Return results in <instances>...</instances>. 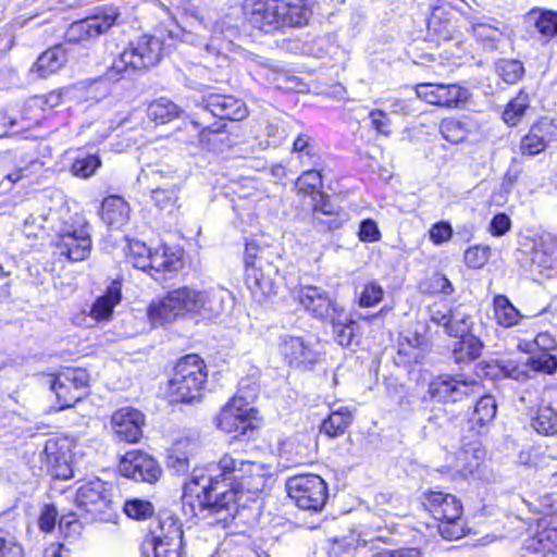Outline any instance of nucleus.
Wrapping results in <instances>:
<instances>
[{
  "mask_svg": "<svg viewBox=\"0 0 557 557\" xmlns=\"http://www.w3.org/2000/svg\"><path fill=\"white\" fill-rule=\"evenodd\" d=\"M271 466L250 460L243 474H239L238 486L240 491L228 488L226 484L216 478L206 476L202 471L193 473L191 479L185 483L183 504L189 505L195 516L220 515L219 521H226L233 517L232 511L236 509L243 491L258 494L264 491L271 479Z\"/></svg>",
  "mask_w": 557,
  "mask_h": 557,
  "instance_id": "nucleus-1",
  "label": "nucleus"
},
{
  "mask_svg": "<svg viewBox=\"0 0 557 557\" xmlns=\"http://www.w3.org/2000/svg\"><path fill=\"white\" fill-rule=\"evenodd\" d=\"M529 108V98L525 94H519L506 107L503 119L508 125H516Z\"/></svg>",
  "mask_w": 557,
  "mask_h": 557,
  "instance_id": "nucleus-48",
  "label": "nucleus"
},
{
  "mask_svg": "<svg viewBox=\"0 0 557 557\" xmlns=\"http://www.w3.org/2000/svg\"><path fill=\"white\" fill-rule=\"evenodd\" d=\"M479 388L480 384L474 379H463L461 375H441L429 384L428 393L432 399L448 404L461 401Z\"/></svg>",
  "mask_w": 557,
  "mask_h": 557,
  "instance_id": "nucleus-10",
  "label": "nucleus"
},
{
  "mask_svg": "<svg viewBox=\"0 0 557 557\" xmlns=\"http://www.w3.org/2000/svg\"><path fill=\"white\" fill-rule=\"evenodd\" d=\"M358 236L364 243L377 242L380 239V231L376 223L371 219L363 220L360 223Z\"/></svg>",
  "mask_w": 557,
  "mask_h": 557,
  "instance_id": "nucleus-63",
  "label": "nucleus"
},
{
  "mask_svg": "<svg viewBox=\"0 0 557 557\" xmlns=\"http://www.w3.org/2000/svg\"><path fill=\"white\" fill-rule=\"evenodd\" d=\"M352 417L347 408H339L333 411L321 425V431L329 437H337L345 433L351 424Z\"/></svg>",
  "mask_w": 557,
  "mask_h": 557,
  "instance_id": "nucleus-39",
  "label": "nucleus"
},
{
  "mask_svg": "<svg viewBox=\"0 0 557 557\" xmlns=\"http://www.w3.org/2000/svg\"><path fill=\"white\" fill-rule=\"evenodd\" d=\"M40 460L51 468H59L62 463H65V453L61 450L57 440L49 438L46 441L40 453Z\"/></svg>",
  "mask_w": 557,
  "mask_h": 557,
  "instance_id": "nucleus-49",
  "label": "nucleus"
},
{
  "mask_svg": "<svg viewBox=\"0 0 557 557\" xmlns=\"http://www.w3.org/2000/svg\"><path fill=\"white\" fill-rule=\"evenodd\" d=\"M165 48L161 39L151 35H144L132 41L111 66L106 71L103 78L111 83L128 78L137 72L156 66L164 55Z\"/></svg>",
  "mask_w": 557,
  "mask_h": 557,
  "instance_id": "nucleus-3",
  "label": "nucleus"
},
{
  "mask_svg": "<svg viewBox=\"0 0 557 557\" xmlns=\"http://www.w3.org/2000/svg\"><path fill=\"white\" fill-rule=\"evenodd\" d=\"M531 428L543 436L557 434V411L550 405L532 407L528 411Z\"/></svg>",
  "mask_w": 557,
  "mask_h": 557,
  "instance_id": "nucleus-26",
  "label": "nucleus"
},
{
  "mask_svg": "<svg viewBox=\"0 0 557 557\" xmlns=\"http://www.w3.org/2000/svg\"><path fill=\"white\" fill-rule=\"evenodd\" d=\"M122 297L121 284L113 281L106 293L98 297L90 310V315L96 321H107L111 318L113 308L120 302Z\"/></svg>",
  "mask_w": 557,
  "mask_h": 557,
  "instance_id": "nucleus-30",
  "label": "nucleus"
},
{
  "mask_svg": "<svg viewBox=\"0 0 557 557\" xmlns=\"http://www.w3.org/2000/svg\"><path fill=\"white\" fill-rule=\"evenodd\" d=\"M151 199L160 210L171 211L177 201V193L174 188L158 187L152 190Z\"/></svg>",
  "mask_w": 557,
  "mask_h": 557,
  "instance_id": "nucleus-55",
  "label": "nucleus"
},
{
  "mask_svg": "<svg viewBox=\"0 0 557 557\" xmlns=\"http://www.w3.org/2000/svg\"><path fill=\"white\" fill-rule=\"evenodd\" d=\"M147 544L151 546L153 557H182L183 542L147 541Z\"/></svg>",
  "mask_w": 557,
  "mask_h": 557,
  "instance_id": "nucleus-58",
  "label": "nucleus"
},
{
  "mask_svg": "<svg viewBox=\"0 0 557 557\" xmlns=\"http://www.w3.org/2000/svg\"><path fill=\"white\" fill-rule=\"evenodd\" d=\"M153 506L150 502L144 499H129L124 504V512L127 517L135 520H145L153 515Z\"/></svg>",
  "mask_w": 557,
  "mask_h": 557,
  "instance_id": "nucleus-51",
  "label": "nucleus"
},
{
  "mask_svg": "<svg viewBox=\"0 0 557 557\" xmlns=\"http://www.w3.org/2000/svg\"><path fill=\"white\" fill-rule=\"evenodd\" d=\"M496 72L507 84H516L523 77L524 66L518 60H500L496 64Z\"/></svg>",
  "mask_w": 557,
  "mask_h": 557,
  "instance_id": "nucleus-44",
  "label": "nucleus"
},
{
  "mask_svg": "<svg viewBox=\"0 0 557 557\" xmlns=\"http://www.w3.org/2000/svg\"><path fill=\"white\" fill-rule=\"evenodd\" d=\"M531 270L542 273L543 270L550 269L553 265V257L544 249L541 243L536 245L531 252Z\"/></svg>",
  "mask_w": 557,
  "mask_h": 557,
  "instance_id": "nucleus-59",
  "label": "nucleus"
},
{
  "mask_svg": "<svg viewBox=\"0 0 557 557\" xmlns=\"http://www.w3.org/2000/svg\"><path fill=\"white\" fill-rule=\"evenodd\" d=\"M297 299L299 304L308 311L313 318L327 321L336 311L342 307L333 300L327 292L318 286H302L297 292Z\"/></svg>",
  "mask_w": 557,
  "mask_h": 557,
  "instance_id": "nucleus-15",
  "label": "nucleus"
},
{
  "mask_svg": "<svg viewBox=\"0 0 557 557\" xmlns=\"http://www.w3.org/2000/svg\"><path fill=\"white\" fill-rule=\"evenodd\" d=\"M430 320L444 326L445 333L460 334L472 329L473 322L469 314L453 311L446 304H433L429 307Z\"/></svg>",
  "mask_w": 557,
  "mask_h": 557,
  "instance_id": "nucleus-19",
  "label": "nucleus"
},
{
  "mask_svg": "<svg viewBox=\"0 0 557 557\" xmlns=\"http://www.w3.org/2000/svg\"><path fill=\"white\" fill-rule=\"evenodd\" d=\"M203 101L206 109L221 120L242 121L248 115L244 101L231 95L210 94Z\"/></svg>",
  "mask_w": 557,
  "mask_h": 557,
  "instance_id": "nucleus-20",
  "label": "nucleus"
},
{
  "mask_svg": "<svg viewBox=\"0 0 557 557\" xmlns=\"http://www.w3.org/2000/svg\"><path fill=\"white\" fill-rule=\"evenodd\" d=\"M144 424L145 416L131 407L116 410L111 418L115 435L126 443H136L141 438Z\"/></svg>",
  "mask_w": 557,
  "mask_h": 557,
  "instance_id": "nucleus-18",
  "label": "nucleus"
},
{
  "mask_svg": "<svg viewBox=\"0 0 557 557\" xmlns=\"http://www.w3.org/2000/svg\"><path fill=\"white\" fill-rule=\"evenodd\" d=\"M197 444L190 437L176 440L169 450L168 467L177 474H183L189 469V457L194 455Z\"/></svg>",
  "mask_w": 557,
  "mask_h": 557,
  "instance_id": "nucleus-27",
  "label": "nucleus"
},
{
  "mask_svg": "<svg viewBox=\"0 0 557 557\" xmlns=\"http://www.w3.org/2000/svg\"><path fill=\"white\" fill-rule=\"evenodd\" d=\"M282 28L301 27L308 24L312 15V7L306 0H278Z\"/></svg>",
  "mask_w": 557,
  "mask_h": 557,
  "instance_id": "nucleus-25",
  "label": "nucleus"
},
{
  "mask_svg": "<svg viewBox=\"0 0 557 557\" xmlns=\"http://www.w3.org/2000/svg\"><path fill=\"white\" fill-rule=\"evenodd\" d=\"M528 20L544 39L548 40L557 35V12L533 10L529 13Z\"/></svg>",
  "mask_w": 557,
  "mask_h": 557,
  "instance_id": "nucleus-37",
  "label": "nucleus"
},
{
  "mask_svg": "<svg viewBox=\"0 0 557 557\" xmlns=\"http://www.w3.org/2000/svg\"><path fill=\"white\" fill-rule=\"evenodd\" d=\"M148 116L158 124H165L181 114L180 107L168 98H159L148 107Z\"/></svg>",
  "mask_w": 557,
  "mask_h": 557,
  "instance_id": "nucleus-38",
  "label": "nucleus"
},
{
  "mask_svg": "<svg viewBox=\"0 0 557 557\" xmlns=\"http://www.w3.org/2000/svg\"><path fill=\"white\" fill-rule=\"evenodd\" d=\"M119 470L126 478L147 483L157 482L162 473L158 461L140 450L127 451L120 461Z\"/></svg>",
  "mask_w": 557,
  "mask_h": 557,
  "instance_id": "nucleus-14",
  "label": "nucleus"
},
{
  "mask_svg": "<svg viewBox=\"0 0 557 557\" xmlns=\"http://www.w3.org/2000/svg\"><path fill=\"white\" fill-rule=\"evenodd\" d=\"M490 258V247L474 246L465 251V262L472 269L482 268Z\"/></svg>",
  "mask_w": 557,
  "mask_h": 557,
  "instance_id": "nucleus-57",
  "label": "nucleus"
},
{
  "mask_svg": "<svg viewBox=\"0 0 557 557\" xmlns=\"http://www.w3.org/2000/svg\"><path fill=\"white\" fill-rule=\"evenodd\" d=\"M440 132L447 141L459 144L469 135L468 124L457 119H444L440 124Z\"/></svg>",
  "mask_w": 557,
  "mask_h": 557,
  "instance_id": "nucleus-42",
  "label": "nucleus"
},
{
  "mask_svg": "<svg viewBox=\"0 0 557 557\" xmlns=\"http://www.w3.org/2000/svg\"><path fill=\"white\" fill-rule=\"evenodd\" d=\"M331 546L329 553L332 557H350L359 546H366L367 541L361 540L359 535L350 533L341 539L330 540Z\"/></svg>",
  "mask_w": 557,
  "mask_h": 557,
  "instance_id": "nucleus-41",
  "label": "nucleus"
},
{
  "mask_svg": "<svg viewBox=\"0 0 557 557\" xmlns=\"http://www.w3.org/2000/svg\"><path fill=\"white\" fill-rule=\"evenodd\" d=\"M311 141H312V139L308 135L300 134L295 139L294 145H293L294 151L299 153L298 157L301 160V163L304 165H315L317 164L315 159L318 157L313 151Z\"/></svg>",
  "mask_w": 557,
  "mask_h": 557,
  "instance_id": "nucleus-52",
  "label": "nucleus"
},
{
  "mask_svg": "<svg viewBox=\"0 0 557 557\" xmlns=\"http://www.w3.org/2000/svg\"><path fill=\"white\" fill-rule=\"evenodd\" d=\"M530 505L539 513L553 515L557 511V492L546 493Z\"/></svg>",
  "mask_w": 557,
  "mask_h": 557,
  "instance_id": "nucleus-60",
  "label": "nucleus"
},
{
  "mask_svg": "<svg viewBox=\"0 0 557 557\" xmlns=\"http://www.w3.org/2000/svg\"><path fill=\"white\" fill-rule=\"evenodd\" d=\"M416 94L430 104L449 109L466 103L470 97L469 90L458 84H418Z\"/></svg>",
  "mask_w": 557,
  "mask_h": 557,
  "instance_id": "nucleus-13",
  "label": "nucleus"
},
{
  "mask_svg": "<svg viewBox=\"0 0 557 557\" xmlns=\"http://www.w3.org/2000/svg\"><path fill=\"white\" fill-rule=\"evenodd\" d=\"M110 503V495L104 483L100 480L85 483L76 492L75 504L77 508L92 516L103 513L109 508Z\"/></svg>",
  "mask_w": 557,
  "mask_h": 557,
  "instance_id": "nucleus-17",
  "label": "nucleus"
},
{
  "mask_svg": "<svg viewBox=\"0 0 557 557\" xmlns=\"http://www.w3.org/2000/svg\"><path fill=\"white\" fill-rule=\"evenodd\" d=\"M313 220L318 224L325 225L329 231L339 228L347 220L343 209L331 201L330 197L321 193L312 198Z\"/></svg>",
  "mask_w": 557,
  "mask_h": 557,
  "instance_id": "nucleus-21",
  "label": "nucleus"
},
{
  "mask_svg": "<svg viewBox=\"0 0 557 557\" xmlns=\"http://www.w3.org/2000/svg\"><path fill=\"white\" fill-rule=\"evenodd\" d=\"M288 496L304 510H321L327 498L326 483L317 474H299L286 481Z\"/></svg>",
  "mask_w": 557,
  "mask_h": 557,
  "instance_id": "nucleus-8",
  "label": "nucleus"
},
{
  "mask_svg": "<svg viewBox=\"0 0 557 557\" xmlns=\"http://www.w3.org/2000/svg\"><path fill=\"white\" fill-rule=\"evenodd\" d=\"M269 262L264 258V250L259 249L255 244H247L245 249V264L246 271L248 268L264 265V263Z\"/></svg>",
  "mask_w": 557,
  "mask_h": 557,
  "instance_id": "nucleus-62",
  "label": "nucleus"
},
{
  "mask_svg": "<svg viewBox=\"0 0 557 557\" xmlns=\"http://www.w3.org/2000/svg\"><path fill=\"white\" fill-rule=\"evenodd\" d=\"M233 295L223 287L197 289L182 286L152 301L148 317L153 325H164L185 318L211 320L233 305Z\"/></svg>",
  "mask_w": 557,
  "mask_h": 557,
  "instance_id": "nucleus-2",
  "label": "nucleus"
},
{
  "mask_svg": "<svg viewBox=\"0 0 557 557\" xmlns=\"http://www.w3.org/2000/svg\"><path fill=\"white\" fill-rule=\"evenodd\" d=\"M278 269L271 262L264 265L248 268L246 271V283L252 293H260L263 296L275 294L274 277Z\"/></svg>",
  "mask_w": 557,
  "mask_h": 557,
  "instance_id": "nucleus-24",
  "label": "nucleus"
},
{
  "mask_svg": "<svg viewBox=\"0 0 557 557\" xmlns=\"http://www.w3.org/2000/svg\"><path fill=\"white\" fill-rule=\"evenodd\" d=\"M119 13L114 8H104L100 13L74 22L65 33L67 42H83L97 38L107 32L116 21Z\"/></svg>",
  "mask_w": 557,
  "mask_h": 557,
  "instance_id": "nucleus-11",
  "label": "nucleus"
},
{
  "mask_svg": "<svg viewBox=\"0 0 557 557\" xmlns=\"http://www.w3.org/2000/svg\"><path fill=\"white\" fill-rule=\"evenodd\" d=\"M89 374L82 368H66L44 376V384L55 394L59 410L73 407L88 394Z\"/></svg>",
  "mask_w": 557,
  "mask_h": 557,
  "instance_id": "nucleus-7",
  "label": "nucleus"
},
{
  "mask_svg": "<svg viewBox=\"0 0 557 557\" xmlns=\"http://www.w3.org/2000/svg\"><path fill=\"white\" fill-rule=\"evenodd\" d=\"M58 248L62 256L77 262L87 259L91 251L90 225L82 215L71 224L65 223L59 232Z\"/></svg>",
  "mask_w": 557,
  "mask_h": 557,
  "instance_id": "nucleus-9",
  "label": "nucleus"
},
{
  "mask_svg": "<svg viewBox=\"0 0 557 557\" xmlns=\"http://www.w3.org/2000/svg\"><path fill=\"white\" fill-rule=\"evenodd\" d=\"M0 557H23L22 545L4 529H0Z\"/></svg>",
  "mask_w": 557,
  "mask_h": 557,
  "instance_id": "nucleus-54",
  "label": "nucleus"
},
{
  "mask_svg": "<svg viewBox=\"0 0 557 557\" xmlns=\"http://www.w3.org/2000/svg\"><path fill=\"white\" fill-rule=\"evenodd\" d=\"M449 336L459 338L453 350L457 363L472 362L481 356L484 345L479 337L471 334V330L460 334H450Z\"/></svg>",
  "mask_w": 557,
  "mask_h": 557,
  "instance_id": "nucleus-28",
  "label": "nucleus"
},
{
  "mask_svg": "<svg viewBox=\"0 0 557 557\" xmlns=\"http://www.w3.org/2000/svg\"><path fill=\"white\" fill-rule=\"evenodd\" d=\"M151 540L156 542H183L182 525L172 516L160 518L150 530Z\"/></svg>",
  "mask_w": 557,
  "mask_h": 557,
  "instance_id": "nucleus-34",
  "label": "nucleus"
},
{
  "mask_svg": "<svg viewBox=\"0 0 557 557\" xmlns=\"http://www.w3.org/2000/svg\"><path fill=\"white\" fill-rule=\"evenodd\" d=\"M531 374L539 372L553 374L557 369V359L550 354L543 352L535 357L528 358Z\"/></svg>",
  "mask_w": 557,
  "mask_h": 557,
  "instance_id": "nucleus-53",
  "label": "nucleus"
},
{
  "mask_svg": "<svg viewBox=\"0 0 557 557\" xmlns=\"http://www.w3.org/2000/svg\"><path fill=\"white\" fill-rule=\"evenodd\" d=\"M257 386L246 391L242 381L237 394L215 417L216 428L226 433H235L234 438L239 441L253 438L258 428V411L251 404L257 397Z\"/></svg>",
  "mask_w": 557,
  "mask_h": 557,
  "instance_id": "nucleus-4",
  "label": "nucleus"
},
{
  "mask_svg": "<svg viewBox=\"0 0 557 557\" xmlns=\"http://www.w3.org/2000/svg\"><path fill=\"white\" fill-rule=\"evenodd\" d=\"M327 321L333 325V333L336 343L343 347L349 346L355 335L356 323L346 313L344 308L336 311V313Z\"/></svg>",
  "mask_w": 557,
  "mask_h": 557,
  "instance_id": "nucleus-36",
  "label": "nucleus"
},
{
  "mask_svg": "<svg viewBox=\"0 0 557 557\" xmlns=\"http://www.w3.org/2000/svg\"><path fill=\"white\" fill-rule=\"evenodd\" d=\"M250 459L244 458L239 453H226L219 462L218 468L224 476L230 475L233 480L239 481V474H243Z\"/></svg>",
  "mask_w": 557,
  "mask_h": 557,
  "instance_id": "nucleus-40",
  "label": "nucleus"
},
{
  "mask_svg": "<svg viewBox=\"0 0 557 557\" xmlns=\"http://www.w3.org/2000/svg\"><path fill=\"white\" fill-rule=\"evenodd\" d=\"M205 368L203 361L197 355H187L180 359L169 381L172 401L190 403L200 396L207 379Z\"/></svg>",
  "mask_w": 557,
  "mask_h": 557,
  "instance_id": "nucleus-5",
  "label": "nucleus"
},
{
  "mask_svg": "<svg viewBox=\"0 0 557 557\" xmlns=\"http://www.w3.org/2000/svg\"><path fill=\"white\" fill-rule=\"evenodd\" d=\"M451 235L453 228L447 222L435 223L430 230V238L436 245L448 242Z\"/></svg>",
  "mask_w": 557,
  "mask_h": 557,
  "instance_id": "nucleus-64",
  "label": "nucleus"
},
{
  "mask_svg": "<svg viewBox=\"0 0 557 557\" xmlns=\"http://www.w3.org/2000/svg\"><path fill=\"white\" fill-rule=\"evenodd\" d=\"M546 147L544 137L540 134V128L532 127L531 131L521 139L520 150L523 154L534 156L543 151Z\"/></svg>",
  "mask_w": 557,
  "mask_h": 557,
  "instance_id": "nucleus-50",
  "label": "nucleus"
},
{
  "mask_svg": "<svg viewBox=\"0 0 557 557\" xmlns=\"http://www.w3.org/2000/svg\"><path fill=\"white\" fill-rule=\"evenodd\" d=\"M243 11L249 24L265 34L282 29L278 0H245Z\"/></svg>",
  "mask_w": 557,
  "mask_h": 557,
  "instance_id": "nucleus-12",
  "label": "nucleus"
},
{
  "mask_svg": "<svg viewBox=\"0 0 557 557\" xmlns=\"http://www.w3.org/2000/svg\"><path fill=\"white\" fill-rule=\"evenodd\" d=\"M493 309L497 324L503 327H512L523 319V314L520 313L505 295L494 297Z\"/></svg>",
  "mask_w": 557,
  "mask_h": 557,
  "instance_id": "nucleus-33",
  "label": "nucleus"
},
{
  "mask_svg": "<svg viewBox=\"0 0 557 557\" xmlns=\"http://www.w3.org/2000/svg\"><path fill=\"white\" fill-rule=\"evenodd\" d=\"M497 367L499 369V373H502L505 377L508 379L524 382L532 377L528 361H500L497 363Z\"/></svg>",
  "mask_w": 557,
  "mask_h": 557,
  "instance_id": "nucleus-46",
  "label": "nucleus"
},
{
  "mask_svg": "<svg viewBox=\"0 0 557 557\" xmlns=\"http://www.w3.org/2000/svg\"><path fill=\"white\" fill-rule=\"evenodd\" d=\"M100 214L102 221L110 227L120 228L128 220L129 208L123 198L109 196L101 203Z\"/></svg>",
  "mask_w": 557,
  "mask_h": 557,
  "instance_id": "nucleus-29",
  "label": "nucleus"
},
{
  "mask_svg": "<svg viewBox=\"0 0 557 557\" xmlns=\"http://www.w3.org/2000/svg\"><path fill=\"white\" fill-rule=\"evenodd\" d=\"M75 516L74 513L62 516L59 521V529L67 539H75L82 532V524Z\"/></svg>",
  "mask_w": 557,
  "mask_h": 557,
  "instance_id": "nucleus-61",
  "label": "nucleus"
},
{
  "mask_svg": "<svg viewBox=\"0 0 557 557\" xmlns=\"http://www.w3.org/2000/svg\"><path fill=\"white\" fill-rule=\"evenodd\" d=\"M484 449L478 441L462 444V446L451 457L449 467L462 478H467L478 469L484 459Z\"/></svg>",
  "mask_w": 557,
  "mask_h": 557,
  "instance_id": "nucleus-22",
  "label": "nucleus"
},
{
  "mask_svg": "<svg viewBox=\"0 0 557 557\" xmlns=\"http://www.w3.org/2000/svg\"><path fill=\"white\" fill-rule=\"evenodd\" d=\"M67 62V49L65 45H55L44 51L30 67V74L37 78H47L58 73Z\"/></svg>",
  "mask_w": 557,
  "mask_h": 557,
  "instance_id": "nucleus-23",
  "label": "nucleus"
},
{
  "mask_svg": "<svg viewBox=\"0 0 557 557\" xmlns=\"http://www.w3.org/2000/svg\"><path fill=\"white\" fill-rule=\"evenodd\" d=\"M497 411V404L493 396L485 395L481 397L471 413L470 423L476 433L483 432L484 428L488 425L495 418Z\"/></svg>",
  "mask_w": 557,
  "mask_h": 557,
  "instance_id": "nucleus-32",
  "label": "nucleus"
},
{
  "mask_svg": "<svg viewBox=\"0 0 557 557\" xmlns=\"http://www.w3.org/2000/svg\"><path fill=\"white\" fill-rule=\"evenodd\" d=\"M424 506L440 522L437 529L443 539L451 541L466 534L462 504L455 495L432 491L426 494Z\"/></svg>",
  "mask_w": 557,
  "mask_h": 557,
  "instance_id": "nucleus-6",
  "label": "nucleus"
},
{
  "mask_svg": "<svg viewBox=\"0 0 557 557\" xmlns=\"http://www.w3.org/2000/svg\"><path fill=\"white\" fill-rule=\"evenodd\" d=\"M280 348L289 366L298 369H308L319 359L314 345L299 336H282Z\"/></svg>",
  "mask_w": 557,
  "mask_h": 557,
  "instance_id": "nucleus-16",
  "label": "nucleus"
},
{
  "mask_svg": "<svg viewBox=\"0 0 557 557\" xmlns=\"http://www.w3.org/2000/svg\"><path fill=\"white\" fill-rule=\"evenodd\" d=\"M383 288L375 282H370L363 288L359 297V306L370 308L377 305L383 299Z\"/></svg>",
  "mask_w": 557,
  "mask_h": 557,
  "instance_id": "nucleus-56",
  "label": "nucleus"
},
{
  "mask_svg": "<svg viewBox=\"0 0 557 557\" xmlns=\"http://www.w3.org/2000/svg\"><path fill=\"white\" fill-rule=\"evenodd\" d=\"M525 548L540 557L557 554V527L536 532L525 541Z\"/></svg>",
  "mask_w": 557,
  "mask_h": 557,
  "instance_id": "nucleus-31",
  "label": "nucleus"
},
{
  "mask_svg": "<svg viewBox=\"0 0 557 557\" xmlns=\"http://www.w3.org/2000/svg\"><path fill=\"white\" fill-rule=\"evenodd\" d=\"M224 124L216 128L206 126L199 133L200 144L208 150L214 152H223L232 146V139L227 132L224 131Z\"/></svg>",
  "mask_w": 557,
  "mask_h": 557,
  "instance_id": "nucleus-35",
  "label": "nucleus"
},
{
  "mask_svg": "<svg viewBox=\"0 0 557 557\" xmlns=\"http://www.w3.org/2000/svg\"><path fill=\"white\" fill-rule=\"evenodd\" d=\"M101 166V160L97 154H88L77 158L71 165L70 172L79 178H88L92 176Z\"/></svg>",
  "mask_w": 557,
  "mask_h": 557,
  "instance_id": "nucleus-47",
  "label": "nucleus"
},
{
  "mask_svg": "<svg viewBox=\"0 0 557 557\" xmlns=\"http://www.w3.org/2000/svg\"><path fill=\"white\" fill-rule=\"evenodd\" d=\"M298 191L301 194H309L312 197L321 194L320 188L322 187V175L318 170H307L301 173L296 182Z\"/></svg>",
  "mask_w": 557,
  "mask_h": 557,
  "instance_id": "nucleus-45",
  "label": "nucleus"
},
{
  "mask_svg": "<svg viewBox=\"0 0 557 557\" xmlns=\"http://www.w3.org/2000/svg\"><path fill=\"white\" fill-rule=\"evenodd\" d=\"M128 262L133 264L134 268L148 271L150 264V255L151 249L146 246L140 240H133L128 246Z\"/></svg>",
  "mask_w": 557,
  "mask_h": 557,
  "instance_id": "nucleus-43",
  "label": "nucleus"
}]
</instances>
